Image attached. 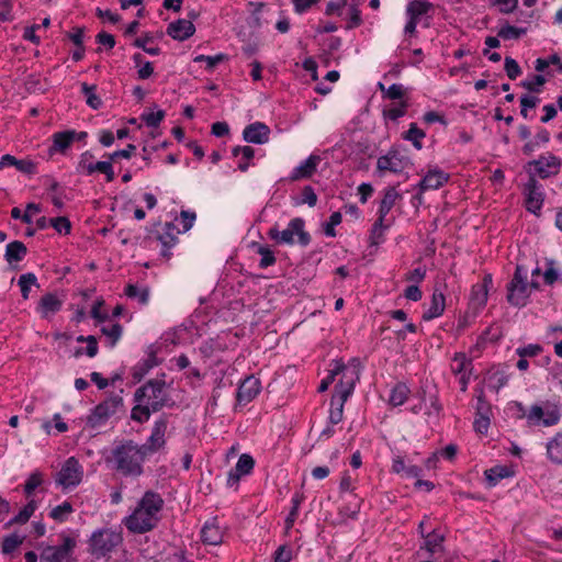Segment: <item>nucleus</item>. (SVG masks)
I'll return each mask as SVG.
<instances>
[{"mask_svg": "<svg viewBox=\"0 0 562 562\" xmlns=\"http://www.w3.org/2000/svg\"><path fill=\"white\" fill-rule=\"evenodd\" d=\"M468 366H471V361L464 353L454 355L451 363V370L454 374L464 373Z\"/></svg>", "mask_w": 562, "mask_h": 562, "instance_id": "48", "label": "nucleus"}, {"mask_svg": "<svg viewBox=\"0 0 562 562\" xmlns=\"http://www.w3.org/2000/svg\"><path fill=\"white\" fill-rule=\"evenodd\" d=\"M425 137L423 130L418 128L415 123H412L409 130L406 132L405 138L411 140L416 149H422V139Z\"/></svg>", "mask_w": 562, "mask_h": 562, "instance_id": "43", "label": "nucleus"}, {"mask_svg": "<svg viewBox=\"0 0 562 562\" xmlns=\"http://www.w3.org/2000/svg\"><path fill=\"white\" fill-rule=\"evenodd\" d=\"M345 403L346 402L342 401H336V404L331 406V409L329 412V423L331 425H336L341 422Z\"/></svg>", "mask_w": 562, "mask_h": 562, "instance_id": "59", "label": "nucleus"}, {"mask_svg": "<svg viewBox=\"0 0 562 562\" xmlns=\"http://www.w3.org/2000/svg\"><path fill=\"white\" fill-rule=\"evenodd\" d=\"M257 252L261 256L259 267L265 269L268 268L276 262V257L273 252L267 246H258Z\"/></svg>", "mask_w": 562, "mask_h": 562, "instance_id": "49", "label": "nucleus"}, {"mask_svg": "<svg viewBox=\"0 0 562 562\" xmlns=\"http://www.w3.org/2000/svg\"><path fill=\"white\" fill-rule=\"evenodd\" d=\"M301 502H302V496H300V495H295L292 498V508L285 519L286 528H291L293 526V524L297 517L299 507L301 505Z\"/></svg>", "mask_w": 562, "mask_h": 562, "instance_id": "58", "label": "nucleus"}, {"mask_svg": "<svg viewBox=\"0 0 562 562\" xmlns=\"http://www.w3.org/2000/svg\"><path fill=\"white\" fill-rule=\"evenodd\" d=\"M304 225L303 218L295 217L291 220L288 227L281 232L276 225L271 227L268 232V236L278 244L291 245L294 243V235H297L299 243L302 246H307L311 241V236L304 231Z\"/></svg>", "mask_w": 562, "mask_h": 562, "instance_id": "5", "label": "nucleus"}, {"mask_svg": "<svg viewBox=\"0 0 562 562\" xmlns=\"http://www.w3.org/2000/svg\"><path fill=\"white\" fill-rule=\"evenodd\" d=\"M49 224L58 232L69 234L71 229V224L67 217H54L49 220Z\"/></svg>", "mask_w": 562, "mask_h": 562, "instance_id": "57", "label": "nucleus"}, {"mask_svg": "<svg viewBox=\"0 0 562 562\" xmlns=\"http://www.w3.org/2000/svg\"><path fill=\"white\" fill-rule=\"evenodd\" d=\"M135 401L140 404H148L153 412L160 411L169 401L166 382L160 379L147 381L136 390Z\"/></svg>", "mask_w": 562, "mask_h": 562, "instance_id": "3", "label": "nucleus"}, {"mask_svg": "<svg viewBox=\"0 0 562 562\" xmlns=\"http://www.w3.org/2000/svg\"><path fill=\"white\" fill-rule=\"evenodd\" d=\"M101 331L104 336L111 339L110 346L114 347L122 336L123 328L119 323H115L110 326H103Z\"/></svg>", "mask_w": 562, "mask_h": 562, "instance_id": "45", "label": "nucleus"}, {"mask_svg": "<svg viewBox=\"0 0 562 562\" xmlns=\"http://www.w3.org/2000/svg\"><path fill=\"white\" fill-rule=\"evenodd\" d=\"M153 41L151 35L146 34L144 37L136 38L134 46L144 49L147 54L156 56L160 53L158 47H148V43Z\"/></svg>", "mask_w": 562, "mask_h": 562, "instance_id": "50", "label": "nucleus"}, {"mask_svg": "<svg viewBox=\"0 0 562 562\" xmlns=\"http://www.w3.org/2000/svg\"><path fill=\"white\" fill-rule=\"evenodd\" d=\"M234 157H239L238 169L241 172H246L250 166V160L255 156V149L250 146H237L232 150Z\"/></svg>", "mask_w": 562, "mask_h": 562, "instance_id": "32", "label": "nucleus"}, {"mask_svg": "<svg viewBox=\"0 0 562 562\" xmlns=\"http://www.w3.org/2000/svg\"><path fill=\"white\" fill-rule=\"evenodd\" d=\"M123 407V398L120 394H114L98 404L92 413L87 417V426L92 429L102 427L108 419L116 414Z\"/></svg>", "mask_w": 562, "mask_h": 562, "instance_id": "6", "label": "nucleus"}, {"mask_svg": "<svg viewBox=\"0 0 562 562\" xmlns=\"http://www.w3.org/2000/svg\"><path fill=\"white\" fill-rule=\"evenodd\" d=\"M547 457L554 464H562V431L547 442Z\"/></svg>", "mask_w": 562, "mask_h": 562, "instance_id": "29", "label": "nucleus"}, {"mask_svg": "<svg viewBox=\"0 0 562 562\" xmlns=\"http://www.w3.org/2000/svg\"><path fill=\"white\" fill-rule=\"evenodd\" d=\"M76 547V540L69 536L63 535L60 546H49L41 554L45 562H71V554Z\"/></svg>", "mask_w": 562, "mask_h": 562, "instance_id": "8", "label": "nucleus"}, {"mask_svg": "<svg viewBox=\"0 0 562 562\" xmlns=\"http://www.w3.org/2000/svg\"><path fill=\"white\" fill-rule=\"evenodd\" d=\"M409 394V389L404 383H397L391 391L390 403L393 406H400L405 403Z\"/></svg>", "mask_w": 562, "mask_h": 562, "instance_id": "36", "label": "nucleus"}, {"mask_svg": "<svg viewBox=\"0 0 562 562\" xmlns=\"http://www.w3.org/2000/svg\"><path fill=\"white\" fill-rule=\"evenodd\" d=\"M95 90H97V87L95 86H89L88 83L83 82L81 83V92L85 94L86 97V102L87 104L94 109V110H98L101 108L102 105V101L101 99L95 93Z\"/></svg>", "mask_w": 562, "mask_h": 562, "instance_id": "38", "label": "nucleus"}, {"mask_svg": "<svg viewBox=\"0 0 562 562\" xmlns=\"http://www.w3.org/2000/svg\"><path fill=\"white\" fill-rule=\"evenodd\" d=\"M155 366H157V358L154 352H150L148 358L136 368L134 376L140 380Z\"/></svg>", "mask_w": 562, "mask_h": 562, "instance_id": "46", "label": "nucleus"}, {"mask_svg": "<svg viewBox=\"0 0 562 562\" xmlns=\"http://www.w3.org/2000/svg\"><path fill=\"white\" fill-rule=\"evenodd\" d=\"M527 30L522 27H516L513 25H504L502 26L498 32L497 36L503 40H518L520 36L526 34Z\"/></svg>", "mask_w": 562, "mask_h": 562, "instance_id": "41", "label": "nucleus"}, {"mask_svg": "<svg viewBox=\"0 0 562 562\" xmlns=\"http://www.w3.org/2000/svg\"><path fill=\"white\" fill-rule=\"evenodd\" d=\"M541 352H542V347L540 345H537V344H530V345H528L526 347H521V348H518L516 350V353L520 358L536 357V356H538Z\"/></svg>", "mask_w": 562, "mask_h": 562, "instance_id": "61", "label": "nucleus"}, {"mask_svg": "<svg viewBox=\"0 0 562 562\" xmlns=\"http://www.w3.org/2000/svg\"><path fill=\"white\" fill-rule=\"evenodd\" d=\"M342 369V364H336V367L330 370L329 374L321 382L318 386L319 392H325L328 386L335 381V376L340 374V370Z\"/></svg>", "mask_w": 562, "mask_h": 562, "instance_id": "62", "label": "nucleus"}, {"mask_svg": "<svg viewBox=\"0 0 562 562\" xmlns=\"http://www.w3.org/2000/svg\"><path fill=\"white\" fill-rule=\"evenodd\" d=\"M76 131L67 130L54 133L52 136L53 144L49 147V153H65L67 148L75 142Z\"/></svg>", "mask_w": 562, "mask_h": 562, "instance_id": "23", "label": "nucleus"}, {"mask_svg": "<svg viewBox=\"0 0 562 562\" xmlns=\"http://www.w3.org/2000/svg\"><path fill=\"white\" fill-rule=\"evenodd\" d=\"M27 249L22 241L14 240L7 245L4 258L9 265L21 261L26 256Z\"/></svg>", "mask_w": 562, "mask_h": 562, "instance_id": "30", "label": "nucleus"}, {"mask_svg": "<svg viewBox=\"0 0 562 562\" xmlns=\"http://www.w3.org/2000/svg\"><path fill=\"white\" fill-rule=\"evenodd\" d=\"M270 128L261 122H255L247 125L243 132V138L247 143L266 144L269 140Z\"/></svg>", "mask_w": 562, "mask_h": 562, "instance_id": "18", "label": "nucleus"}, {"mask_svg": "<svg viewBox=\"0 0 562 562\" xmlns=\"http://www.w3.org/2000/svg\"><path fill=\"white\" fill-rule=\"evenodd\" d=\"M505 71L509 79L515 80L521 74L520 66L512 57L505 58Z\"/></svg>", "mask_w": 562, "mask_h": 562, "instance_id": "54", "label": "nucleus"}, {"mask_svg": "<svg viewBox=\"0 0 562 562\" xmlns=\"http://www.w3.org/2000/svg\"><path fill=\"white\" fill-rule=\"evenodd\" d=\"M23 542V537L15 533L7 536L2 540V552L4 554L12 553Z\"/></svg>", "mask_w": 562, "mask_h": 562, "instance_id": "47", "label": "nucleus"}, {"mask_svg": "<svg viewBox=\"0 0 562 562\" xmlns=\"http://www.w3.org/2000/svg\"><path fill=\"white\" fill-rule=\"evenodd\" d=\"M202 541L207 544L217 546L223 541V531L216 519L207 521L201 531Z\"/></svg>", "mask_w": 562, "mask_h": 562, "instance_id": "25", "label": "nucleus"}, {"mask_svg": "<svg viewBox=\"0 0 562 562\" xmlns=\"http://www.w3.org/2000/svg\"><path fill=\"white\" fill-rule=\"evenodd\" d=\"M408 104L406 101H401L398 106L391 108L384 111V116L389 120L396 121L406 113Z\"/></svg>", "mask_w": 562, "mask_h": 562, "instance_id": "55", "label": "nucleus"}, {"mask_svg": "<svg viewBox=\"0 0 562 562\" xmlns=\"http://www.w3.org/2000/svg\"><path fill=\"white\" fill-rule=\"evenodd\" d=\"M164 499L155 492L147 491L133 513L123 522L133 533H145L153 530L159 522V513L162 509Z\"/></svg>", "mask_w": 562, "mask_h": 562, "instance_id": "1", "label": "nucleus"}, {"mask_svg": "<svg viewBox=\"0 0 562 562\" xmlns=\"http://www.w3.org/2000/svg\"><path fill=\"white\" fill-rule=\"evenodd\" d=\"M360 510V503L356 502L352 506H345L339 510L340 522L345 524L347 519H356Z\"/></svg>", "mask_w": 562, "mask_h": 562, "instance_id": "51", "label": "nucleus"}, {"mask_svg": "<svg viewBox=\"0 0 562 562\" xmlns=\"http://www.w3.org/2000/svg\"><path fill=\"white\" fill-rule=\"evenodd\" d=\"M321 162V157L317 155H311L307 159L301 162L296 168L293 169L290 179L297 181L300 179L311 178Z\"/></svg>", "mask_w": 562, "mask_h": 562, "instance_id": "22", "label": "nucleus"}, {"mask_svg": "<svg viewBox=\"0 0 562 562\" xmlns=\"http://www.w3.org/2000/svg\"><path fill=\"white\" fill-rule=\"evenodd\" d=\"M122 541L123 536L121 531L110 528L95 530L89 539L90 552L97 558L105 557L121 544Z\"/></svg>", "mask_w": 562, "mask_h": 562, "instance_id": "4", "label": "nucleus"}, {"mask_svg": "<svg viewBox=\"0 0 562 562\" xmlns=\"http://www.w3.org/2000/svg\"><path fill=\"white\" fill-rule=\"evenodd\" d=\"M74 512V508L69 502H64L63 504L52 508L49 516L56 521L63 522L67 519V517Z\"/></svg>", "mask_w": 562, "mask_h": 562, "instance_id": "40", "label": "nucleus"}, {"mask_svg": "<svg viewBox=\"0 0 562 562\" xmlns=\"http://www.w3.org/2000/svg\"><path fill=\"white\" fill-rule=\"evenodd\" d=\"M194 32L195 27L193 23L184 19L172 22L167 27V34L178 41L188 40L194 34Z\"/></svg>", "mask_w": 562, "mask_h": 562, "instance_id": "21", "label": "nucleus"}, {"mask_svg": "<svg viewBox=\"0 0 562 562\" xmlns=\"http://www.w3.org/2000/svg\"><path fill=\"white\" fill-rule=\"evenodd\" d=\"M408 165V158L398 150L391 149L386 155L378 158L376 168L379 171L402 172Z\"/></svg>", "mask_w": 562, "mask_h": 562, "instance_id": "13", "label": "nucleus"}, {"mask_svg": "<svg viewBox=\"0 0 562 562\" xmlns=\"http://www.w3.org/2000/svg\"><path fill=\"white\" fill-rule=\"evenodd\" d=\"M526 194V209L527 211L539 215V212L543 204V193L541 187L535 178H530L525 188Z\"/></svg>", "mask_w": 562, "mask_h": 562, "instance_id": "14", "label": "nucleus"}, {"mask_svg": "<svg viewBox=\"0 0 562 562\" xmlns=\"http://www.w3.org/2000/svg\"><path fill=\"white\" fill-rule=\"evenodd\" d=\"M432 9V4L428 1L413 0L407 4L406 13L409 18L419 20L420 16L427 14Z\"/></svg>", "mask_w": 562, "mask_h": 562, "instance_id": "34", "label": "nucleus"}, {"mask_svg": "<svg viewBox=\"0 0 562 562\" xmlns=\"http://www.w3.org/2000/svg\"><path fill=\"white\" fill-rule=\"evenodd\" d=\"M176 226L172 223H166L164 227V232L159 235L158 239L161 243L162 249H161V256L169 259L170 248H172L177 241L178 237L175 234Z\"/></svg>", "mask_w": 562, "mask_h": 562, "instance_id": "26", "label": "nucleus"}, {"mask_svg": "<svg viewBox=\"0 0 562 562\" xmlns=\"http://www.w3.org/2000/svg\"><path fill=\"white\" fill-rule=\"evenodd\" d=\"M260 392V381L255 376H247L237 390L236 400L238 404L251 402Z\"/></svg>", "mask_w": 562, "mask_h": 562, "instance_id": "16", "label": "nucleus"}, {"mask_svg": "<svg viewBox=\"0 0 562 562\" xmlns=\"http://www.w3.org/2000/svg\"><path fill=\"white\" fill-rule=\"evenodd\" d=\"M425 537V543H424V547H422L420 549H425L427 552L434 554V553H437V552H441L443 547H442V542H443V536L436 532V531H431L429 533H427Z\"/></svg>", "mask_w": 562, "mask_h": 562, "instance_id": "35", "label": "nucleus"}, {"mask_svg": "<svg viewBox=\"0 0 562 562\" xmlns=\"http://www.w3.org/2000/svg\"><path fill=\"white\" fill-rule=\"evenodd\" d=\"M63 301L57 297L54 293H46L42 296L38 303V310L43 317L47 318L50 315L56 314L60 311Z\"/></svg>", "mask_w": 562, "mask_h": 562, "instance_id": "27", "label": "nucleus"}, {"mask_svg": "<svg viewBox=\"0 0 562 562\" xmlns=\"http://www.w3.org/2000/svg\"><path fill=\"white\" fill-rule=\"evenodd\" d=\"M485 479L490 486H495L502 479L509 477L513 472L506 465H496L485 471Z\"/></svg>", "mask_w": 562, "mask_h": 562, "instance_id": "33", "label": "nucleus"}, {"mask_svg": "<svg viewBox=\"0 0 562 562\" xmlns=\"http://www.w3.org/2000/svg\"><path fill=\"white\" fill-rule=\"evenodd\" d=\"M92 158H93V156L91 153H89V151L83 153L80 157L79 168L83 172H86L88 176H90L97 171L104 173L106 177V181L112 182L115 178L112 162L109 160L92 162L91 161Z\"/></svg>", "mask_w": 562, "mask_h": 562, "instance_id": "12", "label": "nucleus"}, {"mask_svg": "<svg viewBox=\"0 0 562 562\" xmlns=\"http://www.w3.org/2000/svg\"><path fill=\"white\" fill-rule=\"evenodd\" d=\"M401 199V194L394 187H390L385 190L383 199L381 200L380 207L378 213L381 214V217H386L392 207L395 205L396 201Z\"/></svg>", "mask_w": 562, "mask_h": 562, "instance_id": "31", "label": "nucleus"}, {"mask_svg": "<svg viewBox=\"0 0 562 562\" xmlns=\"http://www.w3.org/2000/svg\"><path fill=\"white\" fill-rule=\"evenodd\" d=\"M255 465V461L249 454H241L235 465L228 473L227 485L234 486L240 480V476L249 474Z\"/></svg>", "mask_w": 562, "mask_h": 562, "instance_id": "20", "label": "nucleus"}, {"mask_svg": "<svg viewBox=\"0 0 562 562\" xmlns=\"http://www.w3.org/2000/svg\"><path fill=\"white\" fill-rule=\"evenodd\" d=\"M508 376L503 371H495L487 376V386L496 393L507 384Z\"/></svg>", "mask_w": 562, "mask_h": 562, "instance_id": "39", "label": "nucleus"}, {"mask_svg": "<svg viewBox=\"0 0 562 562\" xmlns=\"http://www.w3.org/2000/svg\"><path fill=\"white\" fill-rule=\"evenodd\" d=\"M493 5H496L499 12L508 14L517 9L518 0H493Z\"/></svg>", "mask_w": 562, "mask_h": 562, "instance_id": "60", "label": "nucleus"}, {"mask_svg": "<svg viewBox=\"0 0 562 562\" xmlns=\"http://www.w3.org/2000/svg\"><path fill=\"white\" fill-rule=\"evenodd\" d=\"M340 374L341 378L335 386V395L331 397V406L336 404V401L346 402L352 394L356 381L359 379V373L355 368L350 369L344 364Z\"/></svg>", "mask_w": 562, "mask_h": 562, "instance_id": "9", "label": "nucleus"}, {"mask_svg": "<svg viewBox=\"0 0 562 562\" xmlns=\"http://www.w3.org/2000/svg\"><path fill=\"white\" fill-rule=\"evenodd\" d=\"M125 294L128 297L137 299L140 304H147V302L149 300V289L148 288L138 289L134 284H128L126 286Z\"/></svg>", "mask_w": 562, "mask_h": 562, "instance_id": "42", "label": "nucleus"}, {"mask_svg": "<svg viewBox=\"0 0 562 562\" xmlns=\"http://www.w3.org/2000/svg\"><path fill=\"white\" fill-rule=\"evenodd\" d=\"M164 117H165V112L162 110H158L156 112L144 113L142 115V120L149 127H157L160 124V122L164 120Z\"/></svg>", "mask_w": 562, "mask_h": 562, "instance_id": "52", "label": "nucleus"}, {"mask_svg": "<svg viewBox=\"0 0 562 562\" xmlns=\"http://www.w3.org/2000/svg\"><path fill=\"white\" fill-rule=\"evenodd\" d=\"M529 284L527 282V270L518 265L515 269L512 281L507 285V301L514 306H525L529 297Z\"/></svg>", "mask_w": 562, "mask_h": 562, "instance_id": "7", "label": "nucleus"}, {"mask_svg": "<svg viewBox=\"0 0 562 562\" xmlns=\"http://www.w3.org/2000/svg\"><path fill=\"white\" fill-rule=\"evenodd\" d=\"M546 82V78L542 75H535L530 80H525L521 86L532 92H539L540 87Z\"/></svg>", "mask_w": 562, "mask_h": 562, "instance_id": "56", "label": "nucleus"}, {"mask_svg": "<svg viewBox=\"0 0 562 562\" xmlns=\"http://www.w3.org/2000/svg\"><path fill=\"white\" fill-rule=\"evenodd\" d=\"M448 180V173L438 169L429 170L419 182V188L420 191L436 190L442 187Z\"/></svg>", "mask_w": 562, "mask_h": 562, "instance_id": "24", "label": "nucleus"}, {"mask_svg": "<svg viewBox=\"0 0 562 562\" xmlns=\"http://www.w3.org/2000/svg\"><path fill=\"white\" fill-rule=\"evenodd\" d=\"M151 407L148 404L138 403L133 407L131 418L138 423L147 422L150 417Z\"/></svg>", "mask_w": 562, "mask_h": 562, "instance_id": "44", "label": "nucleus"}, {"mask_svg": "<svg viewBox=\"0 0 562 562\" xmlns=\"http://www.w3.org/2000/svg\"><path fill=\"white\" fill-rule=\"evenodd\" d=\"M82 467L74 457L68 458L57 473L56 482L65 488L77 486L82 480Z\"/></svg>", "mask_w": 562, "mask_h": 562, "instance_id": "10", "label": "nucleus"}, {"mask_svg": "<svg viewBox=\"0 0 562 562\" xmlns=\"http://www.w3.org/2000/svg\"><path fill=\"white\" fill-rule=\"evenodd\" d=\"M446 307V297L441 292L435 291L431 301L429 304V307L424 312L423 319L424 321H431L436 317H439Z\"/></svg>", "mask_w": 562, "mask_h": 562, "instance_id": "28", "label": "nucleus"}, {"mask_svg": "<svg viewBox=\"0 0 562 562\" xmlns=\"http://www.w3.org/2000/svg\"><path fill=\"white\" fill-rule=\"evenodd\" d=\"M405 90L402 85L393 83L386 89V94H384V98L391 99V100H400L404 97Z\"/></svg>", "mask_w": 562, "mask_h": 562, "instance_id": "64", "label": "nucleus"}, {"mask_svg": "<svg viewBox=\"0 0 562 562\" xmlns=\"http://www.w3.org/2000/svg\"><path fill=\"white\" fill-rule=\"evenodd\" d=\"M531 164L536 167L538 175L542 179H546L559 172L561 160L552 154H547L540 156L539 159Z\"/></svg>", "mask_w": 562, "mask_h": 562, "instance_id": "15", "label": "nucleus"}, {"mask_svg": "<svg viewBox=\"0 0 562 562\" xmlns=\"http://www.w3.org/2000/svg\"><path fill=\"white\" fill-rule=\"evenodd\" d=\"M18 284L21 289L22 297L24 300L29 299L31 286H40L36 276L32 272L21 274Z\"/></svg>", "mask_w": 562, "mask_h": 562, "instance_id": "37", "label": "nucleus"}, {"mask_svg": "<svg viewBox=\"0 0 562 562\" xmlns=\"http://www.w3.org/2000/svg\"><path fill=\"white\" fill-rule=\"evenodd\" d=\"M560 417L561 414L557 406H551L544 409L539 405H533L528 415V418L530 420L541 419L542 425L547 427L557 425L560 420Z\"/></svg>", "mask_w": 562, "mask_h": 562, "instance_id": "19", "label": "nucleus"}, {"mask_svg": "<svg viewBox=\"0 0 562 562\" xmlns=\"http://www.w3.org/2000/svg\"><path fill=\"white\" fill-rule=\"evenodd\" d=\"M341 223V214L339 212H334L329 216V222L325 226V234L327 236L334 237L336 235L335 226Z\"/></svg>", "mask_w": 562, "mask_h": 562, "instance_id": "63", "label": "nucleus"}, {"mask_svg": "<svg viewBox=\"0 0 562 562\" xmlns=\"http://www.w3.org/2000/svg\"><path fill=\"white\" fill-rule=\"evenodd\" d=\"M492 284V276L485 274L482 283L472 286L470 295V305L479 311L483 308L487 302L488 286Z\"/></svg>", "mask_w": 562, "mask_h": 562, "instance_id": "17", "label": "nucleus"}, {"mask_svg": "<svg viewBox=\"0 0 562 562\" xmlns=\"http://www.w3.org/2000/svg\"><path fill=\"white\" fill-rule=\"evenodd\" d=\"M42 474L40 472L32 473L24 485L26 496H30L42 484Z\"/></svg>", "mask_w": 562, "mask_h": 562, "instance_id": "53", "label": "nucleus"}, {"mask_svg": "<svg viewBox=\"0 0 562 562\" xmlns=\"http://www.w3.org/2000/svg\"><path fill=\"white\" fill-rule=\"evenodd\" d=\"M115 469L124 475L139 476L147 454L142 445L133 440L120 442L112 451Z\"/></svg>", "mask_w": 562, "mask_h": 562, "instance_id": "2", "label": "nucleus"}, {"mask_svg": "<svg viewBox=\"0 0 562 562\" xmlns=\"http://www.w3.org/2000/svg\"><path fill=\"white\" fill-rule=\"evenodd\" d=\"M167 428V416H161L159 419L155 422L149 438L144 445H142L144 451H146L148 456L156 453L157 451L165 447Z\"/></svg>", "mask_w": 562, "mask_h": 562, "instance_id": "11", "label": "nucleus"}]
</instances>
